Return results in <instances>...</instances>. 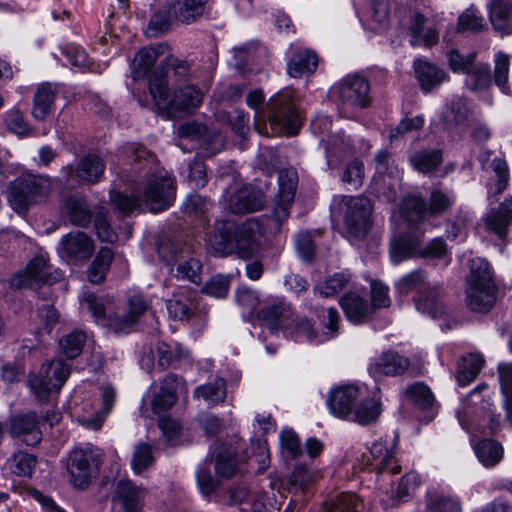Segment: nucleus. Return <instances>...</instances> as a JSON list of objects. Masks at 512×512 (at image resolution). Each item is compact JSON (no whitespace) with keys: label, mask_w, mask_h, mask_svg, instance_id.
<instances>
[{"label":"nucleus","mask_w":512,"mask_h":512,"mask_svg":"<svg viewBox=\"0 0 512 512\" xmlns=\"http://www.w3.org/2000/svg\"><path fill=\"white\" fill-rule=\"evenodd\" d=\"M403 398L422 410L430 409L434 403L430 388L423 382L407 386L403 391Z\"/></svg>","instance_id":"46"},{"label":"nucleus","mask_w":512,"mask_h":512,"mask_svg":"<svg viewBox=\"0 0 512 512\" xmlns=\"http://www.w3.org/2000/svg\"><path fill=\"white\" fill-rule=\"evenodd\" d=\"M318 66V56L310 49H298L292 52L287 63V72L290 77L300 78L311 75Z\"/></svg>","instance_id":"32"},{"label":"nucleus","mask_w":512,"mask_h":512,"mask_svg":"<svg viewBox=\"0 0 512 512\" xmlns=\"http://www.w3.org/2000/svg\"><path fill=\"white\" fill-rule=\"evenodd\" d=\"M227 395V383L224 378L217 377L213 382L198 386L194 397L202 399L210 405L224 402Z\"/></svg>","instance_id":"39"},{"label":"nucleus","mask_w":512,"mask_h":512,"mask_svg":"<svg viewBox=\"0 0 512 512\" xmlns=\"http://www.w3.org/2000/svg\"><path fill=\"white\" fill-rule=\"evenodd\" d=\"M360 502L358 497L349 492H342L326 502L324 512H357Z\"/></svg>","instance_id":"52"},{"label":"nucleus","mask_w":512,"mask_h":512,"mask_svg":"<svg viewBox=\"0 0 512 512\" xmlns=\"http://www.w3.org/2000/svg\"><path fill=\"white\" fill-rule=\"evenodd\" d=\"M413 68L421 89L426 93L438 87L446 79L443 69L426 60L416 59Z\"/></svg>","instance_id":"30"},{"label":"nucleus","mask_w":512,"mask_h":512,"mask_svg":"<svg viewBox=\"0 0 512 512\" xmlns=\"http://www.w3.org/2000/svg\"><path fill=\"white\" fill-rule=\"evenodd\" d=\"M8 431L11 437L20 439L28 446H35L42 439L40 421L34 411L12 415L8 420Z\"/></svg>","instance_id":"15"},{"label":"nucleus","mask_w":512,"mask_h":512,"mask_svg":"<svg viewBox=\"0 0 512 512\" xmlns=\"http://www.w3.org/2000/svg\"><path fill=\"white\" fill-rule=\"evenodd\" d=\"M182 385V379L169 374L160 382V390L154 395L151 407L154 414H160L172 408L178 400L177 391Z\"/></svg>","instance_id":"25"},{"label":"nucleus","mask_w":512,"mask_h":512,"mask_svg":"<svg viewBox=\"0 0 512 512\" xmlns=\"http://www.w3.org/2000/svg\"><path fill=\"white\" fill-rule=\"evenodd\" d=\"M400 23L408 31L412 46L423 44L425 47H432L438 43L439 30L435 25L432 10L429 7L409 8L401 18Z\"/></svg>","instance_id":"9"},{"label":"nucleus","mask_w":512,"mask_h":512,"mask_svg":"<svg viewBox=\"0 0 512 512\" xmlns=\"http://www.w3.org/2000/svg\"><path fill=\"white\" fill-rule=\"evenodd\" d=\"M264 203L265 195L261 189L247 185L229 196L227 207L234 214H245L261 210Z\"/></svg>","instance_id":"20"},{"label":"nucleus","mask_w":512,"mask_h":512,"mask_svg":"<svg viewBox=\"0 0 512 512\" xmlns=\"http://www.w3.org/2000/svg\"><path fill=\"white\" fill-rule=\"evenodd\" d=\"M467 84L472 90L487 87L491 83V71L488 64H479L474 69H469Z\"/></svg>","instance_id":"60"},{"label":"nucleus","mask_w":512,"mask_h":512,"mask_svg":"<svg viewBox=\"0 0 512 512\" xmlns=\"http://www.w3.org/2000/svg\"><path fill=\"white\" fill-rule=\"evenodd\" d=\"M257 318L272 330L292 328L294 322L292 308L284 300L266 303L257 312Z\"/></svg>","instance_id":"22"},{"label":"nucleus","mask_w":512,"mask_h":512,"mask_svg":"<svg viewBox=\"0 0 512 512\" xmlns=\"http://www.w3.org/2000/svg\"><path fill=\"white\" fill-rule=\"evenodd\" d=\"M61 216L71 224H109L108 210L101 206L92 208L86 196L73 193L65 196L60 206Z\"/></svg>","instance_id":"12"},{"label":"nucleus","mask_w":512,"mask_h":512,"mask_svg":"<svg viewBox=\"0 0 512 512\" xmlns=\"http://www.w3.org/2000/svg\"><path fill=\"white\" fill-rule=\"evenodd\" d=\"M339 205L345 224H370L372 221L374 207L368 197L342 196Z\"/></svg>","instance_id":"21"},{"label":"nucleus","mask_w":512,"mask_h":512,"mask_svg":"<svg viewBox=\"0 0 512 512\" xmlns=\"http://www.w3.org/2000/svg\"><path fill=\"white\" fill-rule=\"evenodd\" d=\"M493 27L507 33L512 30V0H493L490 6Z\"/></svg>","instance_id":"38"},{"label":"nucleus","mask_w":512,"mask_h":512,"mask_svg":"<svg viewBox=\"0 0 512 512\" xmlns=\"http://www.w3.org/2000/svg\"><path fill=\"white\" fill-rule=\"evenodd\" d=\"M207 244L217 256L235 253L250 259L267 247L268 240L264 226H213Z\"/></svg>","instance_id":"1"},{"label":"nucleus","mask_w":512,"mask_h":512,"mask_svg":"<svg viewBox=\"0 0 512 512\" xmlns=\"http://www.w3.org/2000/svg\"><path fill=\"white\" fill-rule=\"evenodd\" d=\"M475 453L483 465L491 467L502 459L503 448L494 440L484 439L475 446Z\"/></svg>","instance_id":"49"},{"label":"nucleus","mask_w":512,"mask_h":512,"mask_svg":"<svg viewBox=\"0 0 512 512\" xmlns=\"http://www.w3.org/2000/svg\"><path fill=\"white\" fill-rule=\"evenodd\" d=\"M52 186L51 177L25 172L9 183L7 199L13 210L24 215L31 206L47 200Z\"/></svg>","instance_id":"2"},{"label":"nucleus","mask_w":512,"mask_h":512,"mask_svg":"<svg viewBox=\"0 0 512 512\" xmlns=\"http://www.w3.org/2000/svg\"><path fill=\"white\" fill-rule=\"evenodd\" d=\"M359 397V388L355 385H343L334 389L328 398L332 414L347 419L352 414L355 401Z\"/></svg>","instance_id":"24"},{"label":"nucleus","mask_w":512,"mask_h":512,"mask_svg":"<svg viewBox=\"0 0 512 512\" xmlns=\"http://www.w3.org/2000/svg\"><path fill=\"white\" fill-rule=\"evenodd\" d=\"M382 412V404L379 400L372 398L363 399L352 411L351 419L360 424L367 425L377 421Z\"/></svg>","instance_id":"43"},{"label":"nucleus","mask_w":512,"mask_h":512,"mask_svg":"<svg viewBox=\"0 0 512 512\" xmlns=\"http://www.w3.org/2000/svg\"><path fill=\"white\" fill-rule=\"evenodd\" d=\"M512 223V196L506 198L499 206L492 210L485 224H511Z\"/></svg>","instance_id":"64"},{"label":"nucleus","mask_w":512,"mask_h":512,"mask_svg":"<svg viewBox=\"0 0 512 512\" xmlns=\"http://www.w3.org/2000/svg\"><path fill=\"white\" fill-rule=\"evenodd\" d=\"M370 455V465L377 473L389 472L395 475L401 472L402 468L394 459L393 451L388 449L386 442H374L370 447Z\"/></svg>","instance_id":"31"},{"label":"nucleus","mask_w":512,"mask_h":512,"mask_svg":"<svg viewBox=\"0 0 512 512\" xmlns=\"http://www.w3.org/2000/svg\"><path fill=\"white\" fill-rule=\"evenodd\" d=\"M145 490L130 480H120L116 484L113 501L120 504L123 512H143Z\"/></svg>","instance_id":"23"},{"label":"nucleus","mask_w":512,"mask_h":512,"mask_svg":"<svg viewBox=\"0 0 512 512\" xmlns=\"http://www.w3.org/2000/svg\"><path fill=\"white\" fill-rule=\"evenodd\" d=\"M38 316L41 324L37 328V335L39 338L44 335H50L60 320V313L50 304H44L37 308Z\"/></svg>","instance_id":"53"},{"label":"nucleus","mask_w":512,"mask_h":512,"mask_svg":"<svg viewBox=\"0 0 512 512\" xmlns=\"http://www.w3.org/2000/svg\"><path fill=\"white\" fill-rule=\"evenodd\" d=\"M159 257L164 261L176 260L178 255L189 251V244L181 229L167 226L155 241Z\"/></svg>","instance_id":"18"},{"label":"nucleus","mask_w":512,"mask_h":512,"mask_svg":"<svg viewBox=\"0 0 512 512\" xmlns=\"http://www.w3.org/2000/svg\"><path fill=\"white\" fill-rule=\"evenodd\" d=\"M450 69L455 73H469L472 68L475 54L462 55L458 50L452 49L447 54Z\"/></svg>","instance_id":"62"},{"label":"nucleus","mask_w":512,"mask_h":512,"mask_svg":"<svg viewBox=\"0 0 512 512\" xmlns=\"http://www.w3.org/2000/svg\"><path fill=\"white\" fill-rule=\"evenodd\" d=\"M210 202L199 194H189L182 204V212L191 221H198L200 223L209 222L208 210Z\"/></svg>","instance_id":"41"},{"label":"nucleus","mask_w":512,"mask_h":512,"mask_svg":"<svg viewBox=\"0 0 512 512\" xmlns=\"http://www.w3.org/2000/svg\"><path fill=\"white\" fill-rule=\"evenodd\" d=\"M102 461V450L93 445L73 449L66 466L70 483L78 489L87 488L99 474Z\"/></svg>","instance_id":"6"},{"label":"nucleus","mask_w":512,"mask_h":512,"mask_svg":"<svg viewBox=\"0 0 512 512\" xmlns=\"http://www.w3.org/2000/svg\"><path fill=\"white\" fill-rule=\"evenodd\" d=\"M164 45H151L143 47L136 54L133 61L132 77L134 79L145 78L158 58L164 53Z\"/></svg>","instance_id":"35"},{"label":"nucleus","mask_w":512,"mask_h":512,"mask_svg":"<svg viewBox=\"0 0 512 512\" xmlns=\"http://www.w3.org/2000/svg\"><path fill=\"white\" fill-rule=\"evenodd\" d=\"M109 196L111 205L123 217H130L143 211L142 200L138 196L118 191H111Z\"/></svg>","instance_id":"44"},{"label":"nucleus","mask_w":512,"mask_h":512,"mask_svg":"<svg viewBox=\"0 0 512 512\" xmlns=\"http://www.w3.org/2000/svg\"><path fill=\"white\" fill-rule=\"evenodd\" d=\"M339 113L353 119L357 113L372 104L370 83L362 75L353 74L342 79L336 87Z\"/></svg>","instance_id":"7"},{"label":"nucleus","mask_w":512,"mask_h":512,"mask_svg":"<svg viewBox=\"0 0 512 512\" xmlns=\"http://www.w3.org/2000/svg\"><path fill=\"white\" fill-rule=\"evenodd\" d=\"M94 249L93 240L80 231L63 236L60 242L61 256L73 263L87 261Z\"/></svg>","instance_id":"17"},{"label":"nucleus","mask_w":512,"mask_h":512,"mask_svg":"<svg viewBox=\"0 0 512 512\" xmlns=\"http://www.w3.org/2000/svg\"><path fill=\"white\" fill-rule=\"evenodd\" d=\"M176 6H178V0L164 5L151 16L146 31L149 37H158L159 35L166 33L170 29L174 20L184 22L181 17L177 15V11H175ZM185 22L188 23L187 21Z\"/></svg>","instance_id":"34"},{"label":"nucleus","mask_w":512,"mask_h":512,"mask_svg":"<svg viewBox=\"0 0 512 512\" xmlns=\"http://www.w3.org/2000/svg\"><path fill=\"white\" fill-rule=\"evenodd\" d=\"M154 463L152 446L147 443L136 445L131 460V466L135 473L140 474Z\"/></svg>","instance_id":"56"},{"label":"nucleus","mask_w":512,"mask_h":512,"mask_svg":"<svg viewBox=\"0 0 512 512\" xmlns=\"http://www.w3.org/2000/svg\"><path fill=\"white\" fill-rule=\"evenodd\" d=\"M207 0H178L176 6L177 15L183 21L191 22L200 17L204 11V5Z\"/></svg>","instance_id":"58"},{"label":"nucleus","mask_w":512,"mask_h":512,"mask_svg":"<svg viewBox=\"0 0 512 512\" xmlns=\"http://www.w3.org/2000/svg\"><path fill=\"white\" fill-rule=\"evenodd\" d=\"M416 308L432 318H442L445 307L442 303V289L439 285L426 286L416 298Z\"/></svg>","instance_id":"29"},{"label":"nucleus","mask_w":512,"mask_h":512,"mask_svg":"<svg viewBox=\"0 0 512 512\" xmlns=\"http://www.w3.org/2000/svg\"><path fill=\"white\" fill-rule=\"evenodd\" d=\"M411 363L407 357L399 353L388 350L383 352L378 359L370 365V372L373 374H383L386 376L403 375L410 367Z\"/></svg>","instance_id":"27"},{"label":"nucleus","mask_w":512,"mask_h":512,"mask_svg":"<svg viewBox=\"0 0 512 512\" xmlns=\"http://www.w3.org/2000/svg\"><path fill=\"white\" fill-rule=\"evenodd\" d=\"M483 364L484 359L479 354H469L462 357L457 373L458 382L462 386L470 384L479 374Z\"/></svg>","instance_id":"47"},{"label":"nucleus","mask_w":512,"mask_h":512,"mask_svg":"<svg viewBox=\"0 0 512 512\" xmlns=\"http://www.w3.org/2000/svg\"><path fill=\"white\" fill-rule=\"evenodd\" d=\"M103 159L96 154L83 156L76 166L65 165L60 170V181L65 186H72L77 180L86 184H96L103 177L105 171Z\"/></svg>","instance_id":"13"},{"label":"nucleus","mask_w":512,"mask_h":512,"mask_svg":"<svg viewBox=\"0 0 512 512\" xmlns=\"http://www.w3.org/2000/svg\"><path fill=\"white\" fill-rule=\"evenodd\" d=\"M509 66V56L503 52H498L495 55V68L493 79L495 84L505 93L508 90L507 81L509 74Z\"/></svg>","instance_id":"59"},{"label":"nucleus","mask_w":512,"mask_h":512,"mask_svg":"<svg viewBox=\"0 0 512 512\" xmlns=\"http://www.w3.org/2000/svg\"><path fill=\"white\" fill-rule=\"evenodd\" d=\"M466 304L475 312L486 313L496 302V287L489 264L482 258L470 261V273L466 278Z\"/></svg>","instance_id":"4"},{"label":"nucleus","mask_w":512,"mask_h":512,"mask_svg":"<svg viewBox=\"0 0 512 512\" xmlns=\"http://www.w3.org/2000/svg\"><path fill=\"white\" fill-rule=\"evenodd\" d=\"M148 301L140 294H134L127 300V311L123 315H113L108 319L109 328L115 333H128L145 314Z\"/></svg>","instance_id":"16"},{"label":"nucleus","mask_w":512,"mask_h":512,"mask_svg":"<svg viewBox=\"0 0 512 512\" xmlns=\"http://www.w3.org/2000/svg\"><path fill=\"white\" fill-rule=\"evenodd\" d=\"M371 311L378 308H387L391 304L389 288L383 282L374 280L370 285Z\"/></svg>","instance_id":"61"},{"label":"nucleus","mask_w":512,"mask_h":512,"mask_svg":"<svg viewBox=\"0 0 512 512\" xmlns=\"http://www.w3.org/2000/svg\"><path fill=\"white\" fill-rule=\"evenodd\" d=\"M351 280V274L348 272H338L327 277L323 283L314 287V290L318 292L322 297H331L348 286Z\"/></svg>","instance_id":"51"},{"label":"nucleus","mask_w":512,"mask_h":512,"mask_svg":"<svg viewBox=\"0 0 512 512\" xmlns=\"http://www.w3.org/2000/svg\"><path fill=\"white\" fill-rule=\"evenodd\" d=\"M215 469L225 478H231L239 471L238 459L231 447L223 445L218 449L215 456Z\"/></svg>","instance_id":"48"},{"label":"nucleus","mask_w":512,"mask_h":512,"mask_svg":"<svg viewBox=\"0 0 512 512\" xmlns=\"http://www.w3.org/2000/svg\"><path fill=\"white\" fill-rule=\"evenodd\" d=\"M426 510L427 512H462V507L457 497L430 491L426 494Z\"/></svg>","instance_id":"45"},{"label":"nucleus","mask_w":512,"mask_h":512,"mask_svg":"<svg viewBox=\"0 0 512 512\" xmlns=\"http://www.w3.org/2000/svg\"><path fill=\"white\" fill-rule=\"evenodd\" d=\"M63 273L53 269L47 253L36 254L25 266L19 270L9 281L15 289L38 288L43 285H52L61 281Z\"/></svg>","instance_id":"8"},{"label":"nucleus","mask_w":512,"mask_h":512,"mask_svg":"<svg viewBox=\"0 0 512 512\" xmlns=\"http://www.w3.org/2000/svg\"><path fill=\"white\" fill-rule=\"evenodd\" d=\"M149 91L157 107L169 112H192L203 100V93L195 85L180 87L170 97L166 76L162 70H156L150 76Z\"/></svg>","instance_id":"3"},{"label":"nucleus","mask_w":512,"mask_h":512,"mask_svg":"<svg viewBox=\"0 0 512 512\" xmlns=\"http://www.w3.org/2000/svg\"><path fill=\"white\" fill-rule=\"evenodd\" d=\"M401 209L407 224H417L429 213L426 201L418 196L406 198L402 202Z\"/></svg>","instance_id":"50"},{"label":"nucleus","mask_w":512,"mask_h":512,"mask_svg":"<svg viewBox=\"0 0 512 512\" xmlns=\"http://www.w3.org/2000/svg\"><path fill=\"white\" fill-rule=\"evenodd\" d=\"M6 129L19 137L27 136L31 128L19 109L13 108L3 115Z\"/></svg>","instance_id":"54"},{"label":"nucleus","mask_w":512,"mask_h":512,"mask_svg":"<svg viewBox=\"0 0 512 512\" xmlns=\"http://www.w3.org/2000/svg\"><path fill=\"white\" fill-rule=\"evenodd\" d=\"M339 303L346 317L354 323H361L372 312L366 299L354 292L345 293Z\"/></svg>","instance_id":"36"},{"label":"nucleus","mask_w":512,"mask_h":512,"mask_svg":"<svg viewBox=\"0 0 512 512\" xmlns=\"http://www.w3.org/2000/svg\"><path fill=\"white\" fill-rule=\"evenodd\" d=\"M113 259V251L108 247H102L87 269L88 280L93 284L103 283Z\"/></svg>","instance_id":"37"},{"label":"nucleus","mask_w":512,"mask_h":512,"mask_svg":"<svg viewBox=\"0 0 512 512\" xmlns=\"http://www.w3.org/2000/svg\"><path fill=\"white\" fill-rule=\"evenodd\" d=\"M37 457L28 452L19 450L12 454L6 462L8 470L19 477H31L36 465Z\"/></svg>","instance_id":"40"},{"label":"nucleus","mask_w":512,"mask_h":512,"mask_svg":"<svg viewBox=\"0 0 512 512\" xmlns=\"http://www.w3.org/2000/svg\"><path fill=\"white\" fill-rule=\"evenodd\" d=\"M483 27L484 18L474 9H467L459 16L458 28L461 31L479 32Z\"/></svg>","instance_id":"63"},{"label":"nucleus","mask_w":512,"mask_h":512,"mask_svg":"<svg viewBox=\"0 0 512 512\" xmlns=\"http://www.w3.org/2000/svg\"><path fill=\"white\" fill-rule=\"evenodd\" d=\"M176 190L173 179L164 169L155 167L144 189V202L152 213L168 209L174 202Z\"/></svg>","instance_id":"11"},{"label":"nucleus","mask_w":512,"mask_h":512,"mask_svg":"<svg viewBox=\"0 0 512 512\" xmlns=\"http://www.w3.org/2000/svg\"><path fill=\"white\" fill-rule=\"evenodd\" d=\"M267 117L272 133H298L302 121L296 104L294 90L285 89L270 98L267 103Z\"/></svg>","instance_id":"5"},{"label":"nucleus","mask_w":512,"mask_h":512,"mask_svg":"<svg viewBox=\"0 0 512 512\" xmlns=\"http://www.w3.org/2000/svg\"><path fill=\"white\" fill-rule=\"evenodd\" d=\"M315 474L305 465L297 464L288 477L289 490H303L313 483Z\"/></svg>","instance_id":"57"},{"label":"nucleus","mask_w":512,"mask_h":512,"mask_svg":"<svg viewBox=\"0 0 512 512\" xmlns=\"http://www.w3.org/2000/svg\"><path fill=\"white\" fill-rule=\"evenodd\" d=\"M443 161L440 149L421 150L413 153L409 162L413 169L420 173L427 174L434 171Z\"/></svg>","instance_id":"42"},{"label":"nucleus","mask_w":512,"mask_h":512,"mask_svg":"<svg viewBox=\"0 0 512 512\" xmlns=\"http://www.w3.org/2000/svg\"><path fill=\"white\" fill-rule=\"evenodd\" d=\"M196 292L182 288L166 302L169 316L174 320L188 321L196 309Z\"/></svg>","instance_id":"26"},{"label":"nucleus","mask_w":512,"mask_h":512,"mask_svg":"<svg viewBox=\"0 0 512 512\" xmlns=\"http://www.w3.org/2000/svg\"><path fill=\"white\" fill-rule=\"evenodd\" d=\"M298 185V174L293 168L282 169L278 174V194L271 214L275 224L285 222L290 214Z\"/></svg>","instance_id":"14"},{"label":"nucleus","mask_w":512,"mask_h":512,"mask_svg":"<svg viewBox=\"0 0 512 512\" xmlns=\"http://www.w3.org/2000/svg\"><path fill=\"white\" fill-rule=\"evenodd\" d=\"M85 340L84 332L74 330L60 340V347L67 358L74 359L82 352Z\"/></svg>","instance_id":"55"},{"label":"nucleus","mask_w":512,"mask_h":512,"mask_svg":"<svg viewBox=\"0 0 512 512\" xmlns=\"http://www.w3.org/2000/svg\"><path fill=\"white\" fill-rule=\"evenodd\" d=\"M70 366L62 359H54L44 363L38 374L28 376V385L40 401H46L50 393H58L68 377Z\"/></svg>","instance_id":"10"},{"label":"nucleus","mask_w":512,"mask_h":512,"mask_svg":"<svg viewBox=\"0 0 512 512\" xmlns=\"http://www.w3.org/2000/svg\"><path fill=\"white\" fill-rule=\"evenodd\" d=\"M320 143L325 150L327 169L337 167L352 149L350 138L343 132L330 135L327 139H321Z\"/></svg>","instance_id":"28"},{"label":"nucleus","mask_w":512,"mask_h":512,"mask_svg":"<svg viewBox=\"0 0 512 512\" xmlns=\"http://www.w3.org/2000/svg\"><path fill=\"white\" fill-rule=\"evenodd\" d=\"M57 93V86L52 83H42L37 87L32 107V115L36 120H44L52 112Z\"/></svg>","instance_id":"33"},{"label":"nucleus","mask_w":512,"mask_h":512,"mask_svg":"<svg viewBox=\"0 0 512 512\" xmlns=\"http://www.w3.org/2000/svg\"><path fill=\"white\" fill-rule=\"evenodd\" d=\"M422 234L416 226L408 229L391 240L390 255L393 263L399 264L403 260L418 256Z\"/></svg>","instance_id":"19"}]
</instances>
